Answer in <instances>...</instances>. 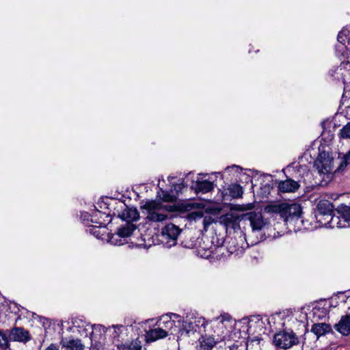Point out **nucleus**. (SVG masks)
<instances>
[{"label":"nucleus","mask_w":350,"mask_h":350,"mask_svg":"<svg viewBox=\"0 0 350 350\" xmlns=\"http://www.w3.org/2000/svg\"><path fill=\"white\" fill-rule=\"evenodd\" d=\"M0 347L6 349L8 347V339L5 334L0 330Z\"/></svg>","instance_id":"obj_26"},{"label":"nucleus","mask_w":350,"mask_h":350,"mask_svg":"<svg viewBox=\"0 0 350 350\" xmlns=\"http://www.w3.org/2000/svg\"><path fill=\"white\" fill-rule=\"evenodd\" d=\"M118 350H141L142 345L140 341L135 340L130 342H125L118 345Z\"/></svg>","instance_id":"obj_19"},{"label":"nucleus","mask_w":350,"mask_h":350,"mask_svg":"<svg viewBox=\"0 0 350 350\" xmlns=\"http://www.w3.org/2000/svg\"><path fill=\"white\" fill-rule=\"evenodd\" d=\"M167 336V331L163 327H157L150 329L146 332V338L147 342H154L157 340L163 338Z\"/></svg>","instance_id":"obj_14"},{"label":"nucleus","mask_w":350,"mask_h":350,"mask_svg":"<svg viewBox=\"0 0 350 350\" xmlns=\"http://www.w3.org/2000/svg\"><path fill=\"white\" fill-rule=\"evenodd\" d=\"M340 217L344 219L345 221L349 224L350 222V206L346 204H340L336 208Z\"/></svg>","instance_id":"obj_20"},{"label":"nucleus","mask_w":350,"mask_h":350,"mask_svg":"<svg viewBox=\"0 0 350 350\" xmlns=\"http://www.w3.org/2000/svg\"><path fill=\"white\" fill-rule=\"evenodd\" d=\"M340 133L343 138L350 139V122L342 129Z\"/></svg>","instance_id":"obj_29"},{"label":"nucleus","mask_w":350,"mask_h":350,"mask_svg":"<svg viewBox=\"0 0 350 350\" xmlns=\"http://www.w3.org/2000/svg\"><path fill=\"white\" fill-rule=\"evenodd\" d=\"M159 325L167 332L175 326V321L170 319L168 317H163L159 322Z\"/></svg>","instance_id":"obj_24"},{"label":"nucleus","mask_w":350,"mask_h":350,"mask_svg":"<svg viewBox=\"0 0 350 350\" xmlns=\"http://www.w3.org/2000/svg\"><path fill=\"white\" fill-rule=\"evenodd\" d=\"M245 216L250 221V226L254 231L261 230L266 224L263 216L260 212H250Z\"/></svg>","instance_id":"obj_8"},{"label":"nucleus","mask_w":350,"mask_h":350,"mask_svg":"<svg viewBox=\"0 0 350 350\" xmlns=\"http://www.w3.org/2000/svg\"><path fill=\"white\" fill-rule=\"evenodd\" d=\"M123 327L122 325H116L114 326V328H115V332H119L120 331V329Z\"/></svg>","instance_id":"obj_33"},{"label":"nucleus","mask_w":350,"mask_h":350,"mask_svg":"<svg viewBox=\"0 0 350 350\" xmlns=\"http://www.w3.org/2000/svg\"><path fill=\"white\" fill-rule=\"evenodd\" d=\"M136 226L131 222H126L124 226H122L118 229L116 234H115L110 241L115 245H120L122 243H118L117 239L114 237H128L131 236L133 232L135 230Z\"/></svg>","instance_id":"obj_9"},{"label":"nucleus","mask_w":350,"mask_h":350,"mask_svg":"<svg viewBox=\"0 0 350 350\" xmlns=\"http://www.w3.org/2000/svg\"><path fill=\"white\" fill-rule=\"evenodd\" d=\"M192 322L196 327H204L206 323V319L202 317H196Z\"/></svg>","instance_id":"obj_27"},{"label":"nucleus","mask_w":350,"mask_h":350,"mask_svg":"<svg viewBox=\"0 0 350 350\" xmlns=\"http://www.w3.org/2000/svg\"><path fill=\"white\" fill-rule=\"evenodd\" d=\"M335 329L343 336L350 334V314L342 316L338 323L334 325Z\"/></svg>","instance_id":"obj_11"},{"label":"nucleus","mask_w":350,"mask_h":350,"mask_svg":"<svg viewBox=\"0 0 350 350\" xmlns=\"http://www.w3.org/2000/svg\"><path fill=\"white\" fill-rule=\"evenodd\" d=\"M89 232L96 238H100L103 234L100 232V228L98 226H92L89 228Z\"/></svg>","instance_id":"obj_28"},{"label":"nucleus","mask_w":350,"mask_h":350,"mask_svg":"<svg viewBox=\"0 0 350 350\" xmlns=\"http://www.w3.org/2000/svg\"><path fill=\"white\" fill-rule=\"evenodd\" d=\"M230 196L233 198H238L242 197L243 191V187L238 184L230 185L228 187Z\"/></svg>","instance_id":"obj_22"},{"label":"nucleus","mask_w":350,"mask_h":350,"mask_svg":"<svg viewBox=\"0 0 350 350\" xmlns=\"http://www.w3.org/2000/svg\"><path fill=\"white\" fill-rule=\"evenodd\" d=\"M334 205L331 202L327 200H321L318 202L315 217L317 221L321 225L327 226L334 219Z\"/></svg>","instance_id":"obj_2"},{"label":"nucleus","mask_w":350,"mask_h":350,"mask_svg":"<svg viewBox=\"0 0 350 350\" xmlns=\"http://www.w3.org/2000/svg\"><path fill=\"white\" fill-rule=\"evenodd\" d=\"M217 335L218 338H214L209 334H205L199 338V350H212L213 348L219 342H221L220 338L222 332Z\"/></svg>","instance_id":"obj_7"},{"label":"nucleus","mask_w":350,"mask_h":350,"mask_svg":"<svg viewBox=\"0 0 350 350\" xmlns=\"http://www.w3.org/2000/svg\"><path fill=\"white\" fill-rule=\"evenodd\" d=\"M202 218H203L202 224L204 226V230L205 231H206L208 226L215 221V219H213V217H211L210 215H206V216L203 215Z\"/></svg>","instance_id":"obj_25"},{"label":"nucleus","mask_w":350,"mask_h":350,"mask_svg":"<svg viewBox=\"0 0 350 350\" xmlns=\"http://www.w3.org/2000/svg\"><path fill=\"white\" fill-rule=\"evenodd\" d=\"M48 350H57L56 346L53 344H51L49 347L47 348Z\"/></svg>","instance_id":"obj_32"},{"label":"nucleus","mask_w":350,"mask_h":350,"mask_svg":"<svg viewBox=\"0 0 350 350\" xmlns=\"http://www.w3.org/2000/svg\"><path fill=\"white\" fill-rule=\"evenodd\" d=\"M332 331L330 325L321 323H315L312 326L311 332H313L317 338L326 334Z\"/></svg>","instance_id":"obj_18"},{"label":"nucleus","mask_w":350,"mask_h":350,"mask_svg":"<svg viewBox=\"0 0 350 350\" xmlns=\"http://www.w3.org/2000/svg\"><path fill=\"white\" fill-rule=\"evenodd\" d=\"M61 344L63 347H66L69 350H83L84 345L82 344L81 340L79 339H71L68 340L63 338L61 341Z\"/></svg>","instance_id":"obj_17"},{"label":"nucleus","mask_w":350,"mask_h":350,"mask_svg":"<svg viewBox=\"0 0 350 350\" xmlns=\"http://www.w3.org/2000/svg\"><path fill=\"white\" fill-rule=\"evenodd\" d=\"M180 332L181 333V335H183L185 333L187 335H189L190 333H194L195 332H196V329L192 321H183Z\"/></svg>","instance_id":"obj_23"},{"label":"nucleus","mask_w":350,"mask_h":350,"mask_svg":"<svg viewBox=\"0 0 350 350\" xmlns=\"http://www.w3.org/2000/svg\"><path fill=\"white\" fill-rule=\"evenodd\" d=\"M233 167H238V166L233 165V166H232V167H227L226 168V170H228L230 168H233Z\"/></svg>","instance_id":"obj_34"},{"label":"nucleus","mask_w":350,"mask_h":350,"mask_svg":"<svg viewBox=\"0 0 350 350\" xmlns=\"http://www.w3.org/2000/svg\"><path fill=\"white\" fill-rule=\"evenodd\" d=\"M302 214L301 206L299 204L283 203L282 217L285 221L299 219Z\"/></svg>","instance_id":"obj_5"},{"label":"nucleus","mask_w":350,"mask_h":350,"mask_svg":"<svg viewBox=\"0 0 350 350\" xmlns=\"http://www.w3.org/2000/svg\"><path fill=\"white\" fill-rule=\"evenodd\" d=\"M232 321V317L228 314H221L220 317H217L214 320L211 322V330L206 329V334H209L211 336L214 338H218L217 335L220 332H222L220 338H221V342L224 341L226 338V325L225 323H230Z\"/></svg>","instance_id":"obj_4"},{"label":"nucleus","mask_w":350,"mask_h":350,"mask_svg":"<svg viewBox=\"0 0 350 350\" xmlns=\"http://www.w3.org/2000/svg\"><path fill=\"white\" fill-rule=\"evenodd\" d=\"M9 338L12 340L25 343L31 339L29 332L22 327H14L12 329Z\"/></svg>","instance_id":"obj_10"},{"label":"nucleus","mask_w":350,"mask_h":350,"mask_svg":"<svg viewBox=\"0 0 350 350\" xmlns=\"http://www.w3.org/2000/svg\"><path fill=\"white\" fill-rule=\"evenodd\" d=\"M203 212L200 211H194L189 214V217L191 220H198L203 217Z\"/></svg>","instance_id":"obj_30"},{"label":"nucleus","mask_w":350,"mask_h":350,"mask_svg":"<svg viewBox=\"0 0 350 350\" xmlns=\"http://www.w3.org/2000/svg\"><path fill=\"white\" fill-rule=\"evenodd\" d=\"M180 232L181 230L178 226L170 223L165 225V226L162 229L161 234L167 239L176 241Z\"/></svg>","instance_id":"obj_13"},{"label":"nucleus","mask_w":350,"mask_h":350,"mask_svg":"<svg viewBox=\"0 0 350 350\" xmlns=\"http://www.w3.org/2000/svg\"><path fill=\"white\" fill-rule=\"evenodd\" d=\"M254 206L252 204H247L245 205H242L241 208H239L240 211H247V210H252Z\"/></svg>","instance_id":"obj_31"},{"label":"nucleus","mask_w":350,"mask_h":350,"mask_svg":"<svg viewBox=\"0 0 350 350\" xmlns=\"http://www.w3.org/2000/svg\"><path fill=\"white\" fill-rule=\"evenodd\" d=\"M119 216L127 222L137 221L139 218V214L135 208L126 207Z\"/></svg>","instance_id":"obj_16"},{"label":"nucleus","mask_w":350,"mask_h":350,"mask_svg":"<svg viewBox=\"0 0 350 350\" xmlns=\"http://www.w3.org/2000/svg\"><path fill=\"white\" fill-rule=\"evenodd\" d=\"M273 342L275 347L286 350L298 345L299 340L293 331L288 329L276 333L273 336Z\"/></svg>","instance_id":"obj_3"},{"label":"nucleus","mask_w":350,"mask_h":350,"mask_svg":"<svg viewBox=\"0 0 350 350\" xmlns=\"http://www.w3.org/2000/svg\"><path fill=\"white\" fill-rule=\"evenodd\" d=\"M299 184L291 178L285 180L280 181L278 184V191L282 193H292L295 192L299 188Z\"/></svg>","instance_id":"obj_12"},{"label":"nucleus","mask_w":350,"mask_h":350,"mask_svg":"<svg viewBox=\"0 0 350 350\" xmlns=\"http://www.w3.org/2000/svg\"><path fill=\"white\" fill-rule=\"evenodd\" d=\"M283 203L269 204L265 206V211L267 213L279 214L282 217Z\"/></svg>","instance_id":"obj_21"},{"label":"nucleus","mask_w":350,"mask_h":350,"mask_svg":"<svg viewBox=\"0 0 350 350\" xmlns=\"http://www.w3.org/2000/svg\"><path fill=\"white\" fill-rule=\"evenodd\" d=\"M333 159L327 153L322 152L314 161V167L321 174H328L332 169Z\"/></svg>","instance_id":"obj_6"},{"label":"nucleus","mask_w":350,"mask_h":350,"mask_svg":"<svg viewBox=\"0 0 350 350\" xmlns=\"http://www.w3.org/2000/svg\"><path fill=\"white\" fill-rule=\"evenodd\" d=\"M191 188L196 191V193L202 192L203 193L211 191L213 188V183L211 181L205 180H197L195 182Z\"/></svg>","instance_id":"obj_15"},{"label":"nucleus","mask_w":350,"mask_h":350,"mask_svg":"<svg viewBox=\"0 0 350 350\" xmlns=\"http://www.w3.org/2000/svg\"><path fill=\"white\" fill-rule=\"evenodd\" d=\"M142 213L148 222H163L169 218V213L175 211L174 206L164 204L159 201H148L141 206Z\"/></svg>","instance_id":"obj_1"}]
</instances>
